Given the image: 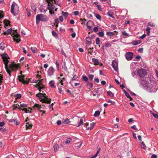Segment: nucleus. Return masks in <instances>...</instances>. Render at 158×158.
Listing matches in <instances>:
<instances>
[{
    "mask_svg": "<svg viewBox=\"0 0 158 158\" xmlns=\"http://www.w3.org/2000/svg\"><path fill=\"white\" fill-rule=\"evenodd\" d=\"M74 14L75 15L77 16L79 15V12L78 11H74Z\"/></svg>",
    "mask_w": 158,
    "mask_h": 158,
    "instance_id": "obj_60",
    "label": "nucleus"
},
{
    "mask_svg": "<svg viewBox=\"0 0 158 158\" xmlns=\"http://www.w3.org/2000/svg\"><path fill=\"white\" fill-rule=\"evenodd\" d=\"M98 34L101 37H103L104 35V33L102 31H99Z\"/></svg>",
    "mask_w": 158,
    "mask_h": 158,
    "instance_id": "obj_45",
    "label": "nucleus"
},
{
    "mask_svg": "<svg viewBox=\"0 0 158 158\" xmlns=\"http://www.w3.org/2000/svg\"><path fill=\"white\" fill-rule=\"evenodd\" d=\"M55 71V70L53 67H50L47 72L48 75L50 77H51L54 75Z\"/></svg>",
    "mask_w": 158,
    "mask_h": 158,
    "instance_id": "obj_10",
    "label": "nucleus"
},
{
    "mask_svg": "<svg viewBox=\"0 0 158 158\" xmlns=\"http://www.w3.org/2000/svg\"><path fill=\"white\" fill-rule=\"evenodd\" d=\"M93 49H94L93 48H89L88 49V50H89L88 53H89L91 55H92V52Z\"/></svg>",
    "mask_w": 158,
    "mask_h": 158,
    "instance_id": "obj_50",
    "label": "nucleus"
},
{
    "mask_svg": "<svg viewBox=\"0 0 158 158\" xmlns=\"http://www.w3.org/2000/svg\"><path fill=\"white\" fill-rule=\"evenodd\" d=\"M106 34L108 36H113L114 35L113 33L111 32H107Z\"/></svg>",
    "mask_w": 158,
    "mask_h": 158,
    "instance_id": "obj_33",
    "label": "nucleus"
},
{
    "mask_svg": "<svg viewBox=\"0 0 158 158\" xmlns=\"http://www.w3.org/2000/svg\"><path fill=\"white\" fill-rule=\"evenodd\" d=\"M100 114V112L99 111H96L94 114V117H98L99 115Z\"/></svg>",
    "mask_w": 158,
    "mask_h": 158,
    "instance_id": "obj_32",
    "label": "nucleus"
},
{
    "mask_svg": "<svg viewBox=\"0 0 158 158\" xmlns=\"http://www.w3.org/2000/svg\"><path fill=\"white\" fill-rule=\"evenodd\" d=\"M10 22L8 20H5L4 21V27H6L9 24H10Z\"/></svg>",
    "mask_w": 158,
    "mask_h": 158,
    "instance_id": "obj_26",
    "label": "nucleus"
},
{
    "mask_svg": "<svg viewBox=\"0 0 158 158\" xmlns=\"http://www.w3.org/2000/svg\"><path fill=\"white\" fill-rule=\"evenodd\" d=\"M138 83L140 84L143 89L151 93H155L158 89L154 81H148L146 78H143L142 80L140 78Z\"/></svg>",
    "mask_w": 158,
    "mask_h": 158,
    "instance_id": "obj_1",
    "label": "nucleus"
},
{
    "mask_svg": "<svg viewBox=\"0 0 158 158\" xmlns=\"http://www.w3.org/2000/svg\"><path fill=\"white\" fill-rule=\"evenodd\" d=\"M26 9L27 12V16H28L29 17L31 15V13L30 12V10L27 8H26Z\"/></svg>",
    "mask_w": 158,
    "mask_h": 158,
    "instance_id": "obj_46",
    "label": "nucleus"
},
{
    "mask_svg": "<svg viewBox=\"0 0 158 158\" xmlns=\"http://www.w3.org/2000/svg\"><path fill=\"white\" fill-rule=\"evenodd\" d=\"M31 7L32 9L34 10V11H35L36 10V6L33 5H31Z\"/></svg>",
    "mask_w": 158,
    "mask_h": 158,
    "instance_id": "obj_53",
    "label": "nucleus"
},
{
    "mask_svg": "<svg viewBox=\"0 0 158 158\" xmlns=\"http://www.w3.org/2000/svg\"><path fill=\"white\" fill-rule=\"evenodd\" d=\"M49 84L52 88L55 87V82L53 80H51L49 82Z\"/></svg>",
    "mask_w": 158,
    "mask_h": 158,
    "instance_id": "obj_19",
    "label": "nucleus"
},
{
    "mask_svg": "<svg viewBox=\"0 0 158 158\" xmlns=\"http://www.w3.org/2000/svg\"><path fill=\"white\" fill-rule=\"evenodd\" d=\"M82 79H83V80L85 81V82H86L87 81H88V78L85 76H82Z\"/></svg>",
    "mask_w": 158,
    "mask_h": 158,
    "instance_id": "obj_36",
    "label": "nucleus"
},
{
    "mask_svg": "<svg viewBox=\"0 0 158 158\" xmlns=\"http://www.w3.org/2000/svg\"><path fill=\"white\" fill-rule=\"evenodd\" d=\"M133 56V53L132 52H127L125 55L126 59L128 60H131Z\"/></svg>",
    "mask_w": 158,
    "mask_h": 158,
    "instance_id": "obj_9",
    "label": "nucleus"
},
{
    "mask_svg": "<svg viewBox=\"0 0 158 158\" xmlns=\"http://www.w3.org/2000/svg\"><path fill=\"white\" fill-rule=\"evenodd\" d=\"M31 49L32 52L34 53H35L37 50V48L36 47H31Z\"/></svg>",
    "mask_w": 158,
    "mask_h": 158,
    "instance_id": "obj_35",
    "label": "nucleus"
},
{
    "mask_svg": "<svg viewBox=\"0 0 158 158\" xmlns=\"http://www.w3.org/2000/svg\"><path fill=\"white\" fill-rule=\"evenodd\" d=\"M83 123V120L82 118H81L80 121L79 122L77 127H79L80 126L81 124Z\"/></svg>",
    "mask_w": 158,
    "mask_h": 158,
    "instance_id": "obj_31",
    "label": "nucleus"
},
{
    "mask_svg": "<svg viewBox=\"0 0 158 158\" xmlns=\"http://www.w3.org/2000/svg\"><path fill=\"white\" fill-rule=\"evenodd\" d=\"M100 150V148H99L98 149V150L97 152H96V154L94 156H92L90 158H95L96 157L98 154V153H99V152Z\"/></svg>",
    "mask_w": 158,
    "mask_h": 158,
    "instance_id": "obj_27",
    "label": "nucleus"
},
{
    "mask_svg": "<svg viewBox=\"0 0 158 158\" xmlns=\"http://www.w3.org/2000/svg\"><path fill=\"white\" fill-rule=\"evenodd\" d=\"M14 31L12 34L11 36L13 37L14 40L15 41L16 43H19L20 41L19 35L17 33L16 30L15 31Z\"/></svg>",
    "mask_w": 158,
    "mask_h": 158,
    "instance_id": "obj_7",
    "label": "nucleus"
},
{
    "mask_svg": "<svg viewBox=\"0 0 158 158\" xmlns=\"http://www.w3.org/2000/svg\"><path fill=\"white\" fill-rule=\"evenodd\" d=\"M16 99H19L21 98V94H15L14 95Z\"/></svg>",
    "mask_w": 158,
    "mask_h": 158,
    "instance_id": "obj_39",
    "label": "nucleus"
},
{
    "mask_svg": "<svg viewBox=\"0 0 158 158\" xmlns=\"http://www.w3.org/2000/svg\"><path fill=\"white\" fill-rule=\"evenodd\" d=\"M34 106V108L38 109L40 112H42L43 114H45V110H43L41 109L42 108L40 105L38 104H35Z\"/></svg>",
    "mask_w": 158,
    "mask_h": 158,
    "instance_id": "obj_12",
    "label": "nucleus"
},
{
    "mask_svg": "<svg viewBox=\"0 0 158 158\" xmlns=\"http://www.w3.org/2000/svg\"><path fill=\"white\" fill-rule=\"evenodd\" d=\"M86 86L90 90L92 88L93 85L92 83L89 81H87L86 82Z\"/></svg>",
    "mask_w": 158,
    "mask_h": 158,
    "instance_id": "obj_15",
    "label": "nucleus"
},
{
    "mask_svg": "<svg viewBox=\"0 0 158 158\" xmlns=\"http://www.w3.org/2000/svg\"><path fill=\"white\" fill-rule=\"evenodd\" d=\"M122 34L125 36H127L128 35V34L125 31H123L122 32Z\"/></svg>",
    "mask_w": 158,
    "mask_h": 158,
    "instance_id": "obj_61",
    "label": "nucleus"
},
{
    "mask_svg": "<svg viewBox=\"0 0 158 158\" xmlns=\"http://www.w3.org/2000/svg\"><path fill=\"white\" fill-rule=\"evenodd\" d=\"M52 1L53 0H46V2L48 3V8L49 10V12L51 14H52L51 12H54V11H56L57 9V8H55V6L54 5L49 2V1Z\"/></svg>",
    "mask_w": 158,
    "mask_h": 158,
    "instance_id": "obj_5",
    "label": "nucleus"
},
{
    "mask_svg": "<svg viewBox=\"0 0 158 158\" xmlns=\"http://www.w3.org/2000/svg\"><path fill=\"white\" fill-rule=\"evenodd\" d=\"M148 25L152 27H154V25L153 23L152 22L148 23Z\"/></svg>",
    "mask_w": 158,
    "mask_h": 158,
    "instance_id": "obj_56",
    "label": "nucleus"
},
{
    "mask_svg": "<svg viewBox=\"0 0 158 158\" xmlns=\"http://www.w3.org/2000/svg\"><path fill=\"white\" fill-rule=\"evenodd\" d=\"M52 35L54 37H55L56 38L58 37V35L57 34L55 31H52Z\"/></svg>",
    "mask_w": 158,
    "mask_h": 158,
    "instance_id": "obj_44",
    "label": "nucleus"
},
{
    "mask_svg": "<svg viewBox=\"0 0 158 158\" xmlns=\"http://www.w3.org/2000/svg\"><path fill=\"white\" fill-rule=\"evenodd\" d=\"M152 114L154 117H155V118H158V114H155L154 113H153Z\"/></svg>",
    "mask_w": 158,
    "mask_h": 158,
    "instance_id": "obj_64",
    "label": "nucleus"
},
{
    "mask_svg": "<svg viewBox=\"0 0 158 158\" xmlns=\"http://www.w3.org/2000/svg\"><path fill=\"white\" fill-rule=\"evenodd\" d=\"M12 31V29L11 28H10L7 30L6 32H4L3 33V34L4 35L10 34L11 33Z\"/></svg>",
    "mask_w": 158,
    "mask_h": 158,
    "instance_id": "obj_20",
    "label": "nucleus"
},
{
    "mask_svg": "<svg viewBox=\"0 0 158 158\" xmlns=\"http://www.w3.org/2000/svg\"><path fill=\"white\" fill-rule=\"evenodd\" d=\"M124 93L126 96L128 98L130 99V100H131L132 98H131V96L129 93L126 92L125 90H124Z\"/></svg>",
    "mask_w": 158,
    "mask_h": 158,
    "instance_id": "obj_24",
    "label": "nucleus"
},
{
    "mask_svg": "<svg viewBox=\"0 0 158 158\" xmlns=\"http://www.w3.org/2000/svg\"><path fill=\"white\" fill-rule=\"evenodd\" d=\"M141 42L140 41H139V42L136 41H133L131 42V44L132 45L135 46L140 44Z\"/></svg>",
    "mask_w": 158,
    "mask_h": 158,
    "instance_id": "obj_25",
    "label": "nucleus"
},
{
    "mask_svg": "<svg viewBox=\"0 0 158 158\" xmlns=\"http://www.w3.org/2000/svg\"><path fill=\"white\" fill-rule=\"evenodd\" d=\"M107 15L109 16H110V17L114 18V17H113V14H112L111 13V12L110 11H109L108 13H107Z\"/></svg>",
    "mask_w": 158,
    "mask_h": 158,
    "instance_id": "obj_52",
    "label": "nucleus"
},
{
    "mask_svg": "<svg viewBox=\"0 0 158 158\" xmlns=\"http://www.w3.org/2000/svg\"><path fill=\"white\" fill-rule=\"evenodd\" d=\"M94 77V75L92 74H90L89 76V79L91 80H92L93 79Z\"/></svg>",
    "mask_w": 158,
    "mask_h": 158,
    "instance_id": "obj_58",
    "label": "nucleus"
},
{
    "mask_svg": "<svg viewBox=\"0 0 158 158\" xmlns=\"http://www.w3.org/2000/svg\"><path fill=\"white\" fill-rule=\"evenodd\" d=\"M146 31L147 32V34L148 35H149L150 33V28L149 27H147L146 29Z\"/></svg>",
    "mask_w": 158,
    "mask_h": 158,
    "instance_id": "obj_38",
    "label": "nucleus"
},
{
    "mask_svg": "<svg viewBox=\"0 0 158 158\" xmlns=\"http://www.w3.org/2000/svg\"><path fill=\"white\" fill-rule=\"evenodd\" d=\"M48 20V16L42 14H39L36 17V22L37 24H38L40 21L46 22Z\"/></svg>",
    "mask_w": 158,
    "mask_h": 158,
    "instance_id": "obj_4",
    "label": "nucleus"
},
{
    "mask_svg": "<svg viewBox=\"0 0 158 158\" xmlns=\"http://www.w3.org/2000/svg\"><path fill=\"white\" fill-rule=\"evenodd\" d=\"M56 67L57 68V69L58 70L59 69V63L58 61V60H56Z\"/></svg>",
    "mask_w": 158,
    "mask_h": 158,
    "instance_id": "obj_43",
    "label": "nucleus"
},
{
    "mask_svg": "<svg viewBox=\"0 0 158 158\" xmlns=\"http://www.w3.org/2000/svg\"><path fill=\"white\" fill-rule=\"evenodd\" d=\"M92 60L94 65H96L100 64L98 60L96 58H93L92 59Z\"/></svg>",
    "mask_w": 158,
    "mask_h": 158,
    "instance_id": "obj_16",
    "label": "nucleus"
},
{
    "mask_svg": "<svg viewBox=\"0 0 158 158\" xmlns=\"http://www.w3.org/2000/svg\"><path fill=\"white\" fill-rule=\"evenodd\" d=\"M15 6H16L18 8V6L15 2H13L11 7V12L15 16L17 14V12L18 11V9H15Z\"/></svg>",
    "mask_w": 158,
    "mask_h": 158,
    "instance_id": "obj_6",
    "label": "nucleus"
},
{
    "mask_svg": "<svg viewBox=\"0 0 158 158\" xmlns=\"http://www.w3.org/2000/svg\"><path fill=\"white\" fill-rule=\"evenodd\" d=\"M69 119L68 118L63 120V123H64L67 124L69 123Z\"/></svg>",
    "mask_w": 158,
    "mask_h": 158,
    "instance_id": "obj_37",
    "label": "nucleus"
},
{
    "mask_svg": "<svg viewBox=\"0 0 158 158\" xmlns=\"http://www.w3.org/2000/svg\"><path fill=\"white\" fill-rule=\"evenodd\" d=\"M9 122L10 123H13L16 125H18L19 124V122L18 121L17 119L16 118H14L10 120Z\"/></svg>",
    "mask_w": 158,
    "mask_h": 158,
    "instance_id": "obj_14",
    "label": "nucleus"
},
{
    "mask_svg": "<svg viewBox=\"0 0 158 158\" xmlns=\"http://www.w3.org/2000/svg\"><path fill=\"white\" fill-rule=\"evenodd\" d=\"M146 36V35L145 34H143L142 36H140L139 39H142L144 38Z\"/></svg>",
    "mask_w": 158,
    "mask_h": 158,
    "instance_id": "obj_55",
    "label": "nucleus"
},
{
    "mask_svg": "<svg viewBox=\"0 0 158 158\" xmlns=\"http://www.w3.org/2000/svg\"><path fill=\"white\" fill-rule=\"evenodd\" d=\"M107 94L108 96L111 97H114L113 93L110 91H107Z\"/></svg>",
    "mask_w": 158,
    "mask_h": 158,
    "instance_id": "obj_29",
    "label": "nucleus"
},
{
    "mask_svg": "<svg viewBox=\"0 0 158 158\" xmlns=\"http://www.w3.org/2000/svg\"><path fill=\"white\" fill-rule=\"evenodd\" d=\"M21 107H23L25 108L27 106V105L24 103H23L22 104H21L20 105Z\"/></svg>",
    "mask_w": 158,
    "mask_h": 158,
    "instance_id": "obj_54",
    "label": "nucleus"
},
{
    "mask_svg": "<svg viewBox=\"0 0 158 158\" xmlns=\"http://www.w3.org/2000/svg\"><path fill=\"white\" fill-rule=\"evenodd\" d=\"M19 81L22 82L24 84H28V83L29 81H26L23 78L20 79L19 80Z\"/></svg>",
    "mask_w": 158,
    "mask_h": 158,
    "instance_id": "obj_22",
    "label": "nucleus"
},
{
    "mask_svg": "<svg viewBox=\"0 0 158 158\" xmlns=\"http://www.w3.org/2000/svg\"><path fill=\"white\" fill-rule=\"evenodd\" d=\"M86 42L88 44H89L91 41V39L89 37H87L86 38Z\"/></svg>",
    "mask_w": 158,
    "mask_h": 158,
    "instance_id": "obj_40",
    "label": "nucleus"
},
{
    "mask_svg": "<svg viewBox=\"0 0 158 158\" xmlns=\"http://www.w3.org/2000/svg\"><path fill=\"white\" fill-rule=\"evenodd\" d=\"M39 80L40 81L38 82V84L35 85H34V86L36 87H38V88L39 91H41V89H43L42 87L40 86L42 85V79Z\"/></svg>",
    "mask_w": 158,
    "mask_h": 158,
    "instance_id": "obj_13",
    "label": "nucleus"
},
{
    "mask_svg": "<svg viewBox=\"0 0 158 158\" xmlns=\"http://www.w3.org/2000/svg\"><path fill=\"white\" fill-rule=\"evenodd\" d=\"M63 80H61L58 83V88H62L63 86Z\"/></svg>",
    "mask_w": 158,
    "mask_h": 158,
    "instance_id": "obj_21",
    "label": "nucleus"
},
{
    "mask_svg": "<svg viewBox=\"0 0 158 158\" xmlns=\"http://www.w3.org/2000/svg\"><path fill=\"white\" fill-rule=\"evenodd\" d=\"M3 17V12L2 11H0V19H2Z\"/></svg>",
    "mask_w": 158,
    "mask_h": 158,
    "instance_id": "obj_57",
    "label": "nucleus"
},
{
    "mask_svg": "<svg viewBox=\"0 0 158 158\" xmlns=\"http://www.w3.org/2000/svg\"><path fill=\"white\" fill-rule=\"evenodd\" d=\"M94 16L97 19L100 20H101V16L99 15L94 13Z\"/></svg>",
    "mask_w": 158,
    "mask_h": 158,
    "instance_id": "obj_30",
    "label": "nucleus"
},
{
    "mask_svg": "<svg viewBox=\"0 0 158 158\" xmlns=\"http://www.w3.org/2000/svg\"><path fill=\"white\" fill-rule=\"evenodd\" d=\"M21 109L23 110L26 113H31V112H27L28 109L26 108H24L23 109Z\"/></svg>",
    "mask_w": 158,
    "mask_h": 158,
    "instance_id": "obj_48",
    "label": "nucleus"
},
{
    "mask_svg": "<svg viewBox=\"0 0 158 158\" xmlns=\"http://www.w3.org/2000/svg\"><path fill=\"white\" fill-rule=\"evenodd\" d=\"M3 61L5 64V68L6 66L7 67H10V69L12 70H17L19 68V66L16 64H8L9 60H8V56L6 54L3 55L2 56Z\"/></svg>",
    "mask_w": 158,
    "mask_h": 158,
    "instance_id": "obj_2",
    "label": "nucleus"
},
{
    "mask_svg": "<svg viewBox=\"0 0 158 158\" xmlns=\"http://www.w3.org/2000/svg\"><path fill=\"white\" fill-rule=\"evenodd\" d=\"M94 123H92L90 124V127H89L88 128H87L86 129V130H92L93 128L94 127Z\"/></svg>",
    "mask_w": 158,
    "mask_h": 158,
    "instance_id": "obj_23",
    "label": "nucleus"
},
{
    "mask_svg": "<svg viewBox=\"0 0 158 158\" xmlns=\"http://www.w3.org/2000/svg\"><path fill=\"white\" fill-rule=\"evenodd\" d=\"M143 48H139L138 50V52H140V53H142L143 52Z\"/></svg>",
    "mask_w": 158,
    "mask_h": 158,
    "instance_id": "obj_59",
    "label": "nucleus"
},
{
    "mask_svg": "<svg viewBox=\"0 0 158 158\" xmlns=\"http://www.w3.org/2000/svg\"><path fill=\"white\" fill-rule=\"evenodd\" d=\"M71 141V139L70 138H68L67 139L66 141H65V143L66 144H68L70 143Z\"/></svg>",
    "mask_w": 158,
    "mask_h": 158,
    "instance_id": "obj_47",
    "label": "nucleus"
},
{
    "mask_svg": "<svg viewBox=\"0 0 158 158\" xmlns=\"http://www.w3.org/2000/svg\"><path fill=\"white\" fill-rule=\"evenodd\" d=\"M112 66L113 68L116 71L118 70V63L115 60H113L112 62Z\"/></svg>",
    "mask_w": 158,
    "mask_h": 158,
    "instance_id": "obj_11",
    "label": "nucleus"
},
{
    "mask_svg": "<svg viewBox=\"0 0 158 158\" xmlns=\"http://www.w3.org/2000/svg\"><path fill=\"white\" fill-rule=\"evenodd\" d=\"M37 78L38 79H39L38 80H32V81L31 82L32 83H37L38 82V80L39 81V80H41L40 78H39V77H40V76L38 75H37Z\"/></svg>",
    "mask_w": 158,
    "mask_h": 158,
    "instance_id": "obj_28",
    "label": "nucleus"
},
{
    "mask_svg": "<svg viewBox=\"0 0 158 158\" xmlns=\"http://www.w3.org/2000/svg\"><path fill=\"white\" fill-rule=\"evenodd\" d=\"M58 145L57 144H55L54 146V150L55 152H56L58 149Z\"/></svg>",
    "mask_w": 158,
    "mask_h": 158,
    "instance_id": "obj_42",
    "label": "nucleus"
},
{
    "mask_svg": "<svg viewBox=\"0 0 158 158\" xmlns=\"http://www.w3.org/2000/svg\"><path fill=\"white\" fill-rule=\"evenodd\" d=\"M137 73L141 77H144L147 74L146 70L143 69H139L137 71Z\"/></svg>",
    "mask_w": 158,
    "mask_h": 158,
    "instance_id": "obj_8",
    "label": "nucleus"
},
{
    "mask_svg": "<svg viewBox=\"0 0 158 158\" xmlns=\"http://www.w3.org/2000/svg\"><path fill=\"white\" fill-rule=\"evenodd\" d=\"M46 94L41 93H39L36 95V96L39 98L40 101L45 103H50L51 102V99L48 98L46 96Z\"/></svg>",
    "mask_w": 158,
    "mask_h": 158,
    "instance_id": "obj_3",
    "label": "nucleus"
},
{
    "mask_svg": "<svg viewBox=\"0 0 158 158\" xmlns=\"http://www.w3.org/2000/svg\"><path fill=\"white\" fill-rule=\"evenodd\" d=\"M141 147L142 148H143L146 149V147L145 144H144V142H141Z\"/></svg>",
    "mask_w": 158,
    "mask_h": 158,
    "instance_id": "obj_34",
    "label": "nucleus"
},
{
    "mask_svg": "<svg viewBox=\"0 0 158 158\" xmlns=\"http://www.w3.org/2000/svg\"><path fill=\"white\" fill-rule=\"evenodd\" d=\"M96 43L98 45L100 44V40L98 38H97L96 39Z\"/></svg>",
    "mask_w": 158,
    "mask_h": 158,
    "instance_id": "obj_51",
    "label": "nucleus"
},
{
    "mask_svg": "<svg viewBox=\"0 0 158 158\" xmlns=\"http://www.w3.org/2000/svg\"><path fill=\"white\" fill-rule=\"evenodd\" d=\"M6 71L7 72V73H8V74H9V76L10 77L11 76V71H12V70L10 69V67H7L6 66V68H5ZM13 70H12L13 71Z\"/></svg>",
    "mask_w": 158,
    "mask_h": 158,
    "instance_id": "obj_17",
    "label": "nucleus"
},
{
    "mask_svg": "<svg viewBox=\"0 0 158 158\" xmlns=\"http://www.w3.org/2000/svg\"><path fill=\"white\" fill-rule=\"evenodd\" d=\"M131 75L132 77H135V78H136L137 77V75L136 74V73L135 72H132L131 73Z\"/></svg>",
    "mask_w": 158,
    "mask_h": 158,
    "instance_id": "obj_49",
    "label": "nucleus"
},
{
    "mask_svg": "<svg viewBox=\"0 0 158 158\" xmlns=\"http://www.w3.org/2000/svg\"><path fill=\"white\" fill-rule=\"evenodd\" d=\"M32 124L31 122H28L26 123V126L27 129H30L32 127Z\"/></svg>",
    "mask_w": 158,
    "mask_h": 158,
    "instance_id": "obj_18",
    "label": "nucleus"
},
{
    "mask_svg": "<svg viewBox=\"0 0 158 158\" xmlns=\"http://www.w3.org/2000/svg\"><path fill=\"white\" fill-rule=\"evenodd\" d=\"M94 31L95 32H96L98 31V28L97 27H94Z\"/></svg>",
    "mask_w": 158,
    "mask_h": 158,
    "instance_id": "obj_62",
    "label": "nucleus"
},
{
    "mask_svg": "<svg viewBox=\"0 0 158 158\" xmlns=\"http://www.w3.org/2000/svg\"><path fill=\"white\" fill-rule=\"evenodd\" d=\"M157 157V156L155 154H152L151 158H156Z\"/></svg>",
    "mask_w": 158,
    "mask_h": 158,
    "instance_id": "obj_63",
    "label": "nucleus"
},
{
    "mask_svg": "<svg viewBox=\"0 0 158 158\" xmlns=\"http://www.w3.org/2000/svg\"><path fill=\"white\" fill-rule=\"evenodd\" d=\"M68 13L67 12H64V11L62 12V15L66 18L68 16Z\"/></svg>",
    "mask_w": 158,
    "mask_h": 158,
    "instance_id": "obj_41",
    "label": "nucleus"
}]
</instances>
